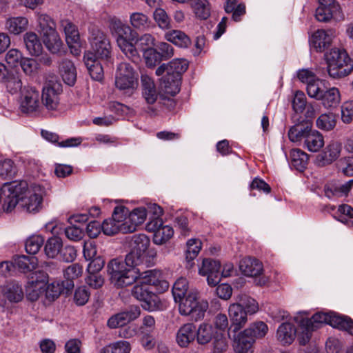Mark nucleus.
Masks as SVG:
<instances>
[{
	"instance_id": "f257e3e1",
	"label": "nucleus",
	"mask_w": 353,
	"mask_h": 353,
	"mask_svg": "<svg viewBox=\"0 0 353 353\" xmlns=\"http://www.w3.org/2000/svg\"><path fill=\"white\" fill-rule=\"evenodd\" d=\"M3 198V210L12 212L17 204L27 212L37 213L43 208L46 189L39 184H31L26 181L5 183L1 187Z\"/></svg>"
},
{
	"instance_id": "f03ea898",
	"label": "nucleus",
	"mask_w": 353,
	"mask_h": 353,
	"mask_svg": "<svg viewBox=\"0 0 353 353\" xmlns=\"http://www.w3.org/2000/svg\"><path fill=\"white\" fill-rule=\"evenodd\" d=\"M108 271L112 283L119 288L131 285L139 278L145 284L156 287L160 292L169 288L168 282L163 279V274L159 269L141 273L137 266H108Z\"/></svg>"
},
{
	"instance_id": "7ed1b4c3",
	"label": "nucleus",
	"mask_w": 353,
	"mask_h": 353,
	"mask_svg": "<svg viewBox=\"0 0 353 353\" xmlns=\"http://www.w3.org/2000/svg\"><path fill=\"white\" fill-rule=\"evenodd\" d=\"M109 28L111 34L116 38L118 47L123 53L132 61H137L139 55L138 50L133 45L134 34L132 28L115 17L110 19Z\"/></svg>"
},
{
	"instance_id": "20e7f679",
	"label": "nucleus",
	"mask_w": 353,
	"mask_h": 353,
	"mask_svg": "<svg viewBox=\"0 0 353 353\" xmlns=\"http://www.w3.org/2000/svg\"><path fill=\"white\" fill-rule=\"evenodd\" d=\"M336 314L332 312H316L312 318H301L296 316L294 320L299 325L298 339L302 345H305L310 339L312 332L319 328L323 324H328L333 327L334 318Z\"/></svg>"
},
{
	"instance_id": "39448f33",
	"label": "nucleus",
	"mask_w": 353,
	"mask_h": 353,
	"mask_svg": "<svg viewBox=\"0 0 353 353\" xmlns=\"http://www.w3.org/2000/svg\"><path fill=\"white\" fill-rule=\"evenodd\" d=\"M329 75L334 79L343 78L353 70V64L347 53L343 49L332 48L325 54Z\"/></svg>"
},
{
	"instance_id": "423d86ee",
	"label": "nucleus",
	"mask_w": 353,
	"mask_h": 353,
	"mask_svg": "<svg viewBox=\"0 0 353 353\" xmlns=\"http://www.w3.org/2000/svg\"><path fill=\"white\" fill-rule=\"evenodd\" d=\"M177 302H179V313L183 316H190L191 319L195 321L203 318L208 307L207 301H198L196 292H190L188 295L178 299Z\"/></svg>"
},
{
	"instance_id": "0eeeda50",
	"label": "nucleus",
	"mask_w": 353,
	"mask_h": 353,
	"mask_svg": "<svg viewBox=\"0 0 353 353\" xmlns=\"http://www.w3.org/2000/svg\"><path fill=\"white\" fill-rule=\"evenodd\" d=\"M116 87L124 94L131 95L138 85V74L130 63H121L115 79Z\"/></svg>"
},
{
	"instance_id": "6e6552de",
	"label": "nucleus",
	"mask_w": 353,
	"mask_h": 353,
	"mask_svg": "<svg viewBox=\"0 0 353 353\" xmlns=\"http://www.w3.org/2000/svg\"><path fill=\"white\" fill-rule=\"evenodd\" d=\"M128 214V208L124 206H117L112 218L105 219L101 224L102 231L105 235L112 236L117 233H129L125 215Z\"/></svg>"
},
{
	"instance_id": "1a4fd4ad",
	"label": "nucleus",
	"mask_w": 353,
	"mask_h": 353,
	"mask_svg": "<svg viewBox=\"0 0 353 353\" xmlns=\"http://www.w3.org/2000/svg\"><path fill=\"white\" fill-rule=\"evenodd\" d=\"M90 50L85 53H91L94 59H107L111 53V44L107 35L99 29L93 28L90 37Z\"/></svg>"
},
{
	"instance_id": "9d476101",
	"label": "nucleus",
	"mask_w": 353,
	"mask_h": 353,
	"mask_svg": "<svg viewBox=\"0 0 353 353\" xmlns=\"http://www.w3.org/2000/svg\"><path fill=\"white\" fill-rule=\"evenodd\" d=\"M131 294L141 303V307L145 310L155 311L161 308V303L159 296L142 281L140 284L133 286Z\"/></svg>"
},
{
	"instance_id": "9b49d317",
	"label": "nucleus",
	"mask_w": 353,
	"mask_h": 353,
	"mask_svg": "<svg viewBox=\"0 0 353 353\" xmlns=\"http://www.w3.org/2000/svg\"><path fill=\"white\" fill-rule=\"evenodd\" d=\"M39 92L34 87L26 85L21 92L19 108L23 113L37 114L41 110Z\"/></svg>"
},
{
	"instance_id": "f8f14e48",
	"label": "nucleus",
	"mask_w": 353,
	"mask_h": 353,
	"mask_svg": "<svg viewBox=\"0 0 353 353\" xmlns=\"http://www.w3.org/2000/svg\"><path fill=\"white\" fill-rule=\"evenodd\" d=\"M62 92V85L57 80L47 81L41 95L42 103L48 110H54L59 104V95Z\"/></svg>"
},
{
	"instance_id": "ddd939ff",
	"label": "nucleus",
	"mask_w": 353,
	"mask_h": 353,
	"mask_svg": "<svg viewBox=\"0 0 353 353\" xmlns=\"http://www.w3.org/2000/svg\"><path fill=\"white\" fill-rule=\"evenodd\" d=\"M228 314L231 322L228 329V335H231L232 332H238L245 326L248 321V315L250 314L240 305L234 303L230 305Z\"/></svg>"
},
{
	"instance_id": "4468645a",
	"label": "nucleus",
	"mask_w": 353,
	"mask_h": 353,
	"mask_svg": "<svg viewBox=\"0 0 353 353\" xmlns=\"http://www.w3.org/2000/svg\"><path fill=\"white\" fill-rule=\"evenodd\" d=\"M315 17L319 21L321 22H326L331 19L341 21L344 17L339 5H335L332 8L321 4L316 10Z\"/></svg>"
},
{
	"instance_id": "2eb2a0df",
	"label": "nucleus",
	"mask_w": 353,
	"mask_h": 353,
	"mask_svg": "<svg viewBox=\"0 0 353 353\" xmlns=\"http://www.w3.org/2000/svg\"><path fill=\"white\" fill-rule=\"evenodd\" d=\"M234 340V349L236 353H251L254 341L249 334L242 332H232L228 335Z\"/></svg>"
},
{
	"instance_id": "dca6fc26",
	"label": "nucleus",
	"mask_w": 353,
	"mask_h": 353,
	"mask_svg": "<svg viewBox=\"0 0 353 353\" xmlns=\"http://www.w3.org/2000/svg\"><path fill=\"white\" fill-rule=\"evenodd\" d=\"M19 271L26 274L28 280V283L37 284L46 286L48 281V274L43 270L40 269V266H18Z\"/></svg>"
},
{
	"instance_id": "f3484780",
	"label": "nucleus",
	"mask_w": 353,
	"mask_h": 353,
	"mask_svg": "<svg viewBox=\"0 0 353 353\" xmlns=\"http://www.w3.org/2000/svg\"><path fill=\"white\" fill-rule=\"evenodd\" d=\"M342 150L341 144L337 141H331L318 156L319 164L324 165L330 164L340 156Z\"/></svg>"
},
{
	"instance_id": "a211bd4d",
	"label": "nucleus",
	"mask_w": 353,
	"mask_h": 353,
	"mask_svg": "<svg viewBox=\"0 0 353 353\" xmlns=\"http://www.w3.org/2000/svg\"><path fill=\"white\" fill-rule=\"evenodd\" d=\"M146 217L147 210L144 207L137 208L130 212L128 211V214L125 215V221L129 233L134 232L145 221Z\"/></svg>"
},
{
	"instance_id": "6ab92c4d",
	"label": "nucleus",
	"mask_w": 353,
	"mask_h": 353,
	"mask_svg": "<svg viewBox=\"0 0 353 353\" xmlns=\"http://www.w3.org/2000/svg\"><path fill=\"white\" fill-rule=\"evenodd\" d=\"M353 187V179H350L345 183L334 182L325 186V194L327 198L334 196H343L347 195Z\"/></svg>"
},
{
	"instance_id": "aec40b11",
	"label": "nucleus",
	"mask_w": 353,
	"mask_h": 353,
	"mask_svg": "<svg viewBox=\"0 0 353 353\" xmlns=\"http://www.w3.org/2000/svg\"><path fill=\"white\" fill-rule=\"evenodd\" d=\"M196 337V326L193 323H186L181 326L176 334V342L182 347H187Z\"/></svg>"
},
{
	"instance_id": "412c9836",
	"label": "nucleus",
	"mask_w": 353,
	"mask_h": 353,
	"mask_svg": "<svg viewBox=\"0 0 353 353\" xmlns=\"http://www.w3.org/2000/svg\"><path fill=\"white\" fill-rule=\"evenodd\" d=\"M334 32L332 30H318L312 37V44L316 50L321 52L332 42Z\"/></svg>"
},
{
	"instance_id": "4be33fe9",
	"label": "nucleus",
	"mask_w": 353,
	"mask_h": 353,
	"mask_svg": "<svg viewBox=\"0 0 353 353\" xmlns=\"http://www.w3.org/2000/svg\"><path fill=\"white\" fill-rule=\"evenodd\" d=\"M59 71L65 84L72 86L75 83L77 71L74 63L71 61L63 59L59 64Z\"/></svg>"
},
{
	"instance_id": "5701e85b",
	"label": "nucleus",
	"mask_w": 353,
	"mask_h": 353,
	"mask_svg": "<svg viewBox=\"0 0 353 353\" xmlns=\"http://www.w3.org/2000/svg\"><path fill=\"white\" fill-rule=\"evenodd\" d=\"M83 59L91 78L101 81L103 78V70L98 59H94L91 53H85Z\"/></svg>"
},
{
	"instance_id": "b1692460",
	"label": "nucleus",
	"mask_w": 353,
	"mask_h": 353,
	"mask_svg": "<svg viewBox=\"0 0 353 353\" xmlns=\"http://www.w3.org/2000/svg\"><path fill=\"white\" fill-rule=\"evenodd\" d=\"M304 145L310 152H318L324 145L323 135L311 127L304 140Z\"/></svg>"
},
{
	"instance_id": "393cba45",
	"label": "nucleus",
	"mask_w": 353,
	"mask_h": 353,
	"mask_svg": "<svg viewBox=\"0 0 353 353\" xmlns=\"http://www.w3.org/2000/svg\"><path fill=\"white\" fill-rule=\"evenodd\" d=\"M142 94L149 104L154 103L158 97V93L154 81L148 75L141 76Z\"/></svg>"
},
{
	"instance_id": "a878e982",
	"label": "nucleus",
	"mask_w": 353,
	"mask_h": 353,
	"mask_svg": "<svg viewBox=\"0 0 353 353\" xmlns=\"http://www.w3.org/2000/svg\"><path fill=\"white\" fill-rule=\"evenodd\" d=\"M43 42L46 48L52 54H58L61 51L63 42L56 30L41 35Z\"/></svg>"
},
{
	"instance_id": "bb28decb",
	"label": "nucleus",
	"mask_w": 353,
	"mask_h": 353,
	"mask_svg": "<svg viewBox=\"0 0 353 353\" xmlns=\"http://www.w3.org/2000/svg\"><path fill=\"white\" fill-rule=\"evenodd\" d=\"M61 26L65 32V41L68 46L72 48L74 45H79L80 37L76 26L68 19L62 20Z\"/></svg>"
},
{
	"instance_id": "cd10ccee",
	"label": "nucleus",
	"mask_w": 353,
	"mask_h": 353,
	"mask_svg": "<svg viewBox=\"0 0 353 353\" xmlns=\"http://www.w3.org/2000/svg\"><path fill=\"white\" fill-rule=\"evenodd\" d=\"M164 38L168 41L180 48H188L191 43L189 37L179 30L167 31L164 34Z\"/></svg>"
},
{
	"instance_id": "c85d7f7f",
	"label": "nucleus",
	"mask_w": 353,
	"mask_h": 353,
	"mask_svg": "<svg viewBox=\"0 0 353 353\" xmlns=\"http://www.w3.org/2000/svg\"><path fill=\"white\" fill-rule=\"evenodd\" d=\"M28 20L24 17H10L6 21V29L11 34H19L28 28Z\"/></svg>"
},
{
	"instance_id": "c756f323",
	"label": "nucleus",
	"mask_w": 353,
	"mask_h": 353,
	"mask_svg": "<svg viewBox=\"0 0 353 353\" xmlns=\"http://www.w3.org/2000/svg\"><path fill=\"white\" fill-rule=\"evenodd\" d=\"M220 268L222 266H201L199 273L202 276H207L208 284L214 287L217 285L223 278L221 275Z\"/></svg>"
},
{
	"instance_id": "7c9ffc66",
	"label": "nucleus",
	"mask_w": 353,
	"mask_h": 353,
	"mask_svg": "<svg viewBox=\"0 0 353 353\" xmlns=\"http://www.w3.org/2000/svg\"><path fill=\"white\" fill-rule=\"evenodd\" d=\"M296 330L294 326L289 323H282L277 330L278 340L283 345L291 344L294 340Z\"/></svg>"
},
{
	"instance_id": "2f4dec72",
	"label": "nucleus",
	"mask_w": 353,
	"mask_h": 353,
	"mask_svg": "<svg viewBox=\"0 0 353 353\" xmlns=\"http://www.w3.org/2000/svg\"><path fill=\"white\" fill-rule=\"evenodd\" d=\"M101 270L102 266H87L86 283L95 289L101 288L104 283Z\"/></svg>"
},
{
	"instance_id": "473e14b6",
	"label": "nucleus",
	"mask_w": 353,
	"mask_h": 353,
	"mask_svg": "<svg viewBox=\"0 0 353 353\" xmlns=\"http://www.w3.org/2000/svg\"><path fill=\"white\" fill-rule=\"evenodd\" d=\"M181 79L165 74L161 81V88L167 94L174 96L180 91Z\"/></svg>"
},
{
	"instance_id": "72a5a7b5",
	"label": "nucleus",
	"mask_w": 353,
	"mask_h": 353,
	"mask_svg": "<svg viewBox=\"0 0 353 353\" xmlns=\"http://www.w3.org/2000/svg\"><path fill=\"white\" fill-rule=\"evenodd\" d=\"M1 83L5 84L8 92L12 94L23 90L21 75L16 71H8V75Z\"/></svg>"
},
{
	"instance_id": "f704fd0d",
	"label": "nucleus",
	"mask_w": 353,
	"mask_h": 353,
	"mask_svg": "<svg viewBox=\"0 0 353 353\" xmlns=\"http://www.w3.org/2000/svg\"><path fill=\"white\" fill-rule=\"evenodd\" d=\"M23 40L26 49L31 55L39 56L41 54L43 46L38 36L34 32L26 33Z\"/></svg>"
},
{
	"instance_id": "c9c22d12",
	"label": "nucleus",
	"mask_w": 353,
	"mask_h": 353,
	"mask_svg": "<svg viewBox=\"0 0 353 353\" xmlns=\"http://www.w3.org/2000/svg\"><path fill=\"white\" fill-rule=\"evenodd\" d=\"M189 1L197 19L205 20L210 17L211 8L208 0H190Z\"/></svg>"
},
{
	"instance_id": "e433bc0d",
	"label": "nucleus",
	"mask_w": 353,
	"mask_h": 353,
	"mask_svg": "<svg viewBox=\"0 0 353 353\" xmlns=\"http://www.w3.org/2000/svg\"><path fill=\"white\" fill-rule=\"evenodd\" d=\"M4 296L12 303H18L23 298L22 288L17 283H11L3 286L1 290Z\"/></svg>"
},
{
	"instance_id": "4c0bfd02",
	"label": "nucleus",
	"mask_w": 353,
	"mask_h": 353,
	"mask_svg": "<svg viewBox=\"0 0 353 353\" xmlns=\"http://www.w3.org/2000/svg\"><path fill=\"white\" fill-rule=\"evenodd\" d=\"M235 304L240 305L250 315L259 310V304L255 299L245 294H239L234 297Z\"/></svg>"
},
{
	"instance_id": "58836bf2",
	"label": "nucleus",
	"mask_w": 353,
	"mask_h": 353,
	"mask_svg": "<svg viewBox=\"0 0 353 353\" xmlns=\"http://www.w3.org/2000/svg\"><path fill=\"white\" fill-rule=\"evenodd\" d=\"M311 128L310 123H299L291 127L288 131V137L292 142H299L302 139H305L306 135Z\"/></svg>"
},
{
	"instance_id": "ea45409f",
	"label": "nucleus",
	"mask_w": 353,
	"mask_h": 353,
	"mask_svg": "<svg viewBox=\"0 0 353 353\" xmlns=\"http://www.w3.org/2000/svg\"><path fill=\"white\" fill-rule=\"evenodd\" d=\"M323 105L325 108L336 107L341 101V94L338 88L333 87L324 91L322 98Z\"/></svg>"
},
{
	"instance_id": "a19ab883",
	"label": "nucleus",
	"mask_w": 353,
	"mask_h": 353,
	"mask_svg": "<svg viewBox=\"0 0 353 353\" xmlns=\"http://www.w3.org/2000/svg\"><path fill=\"white\" fill-rule=\"evenodd\" d=\"M291 164L299 171H303L307 165L308 155L300 149H293L290 152Z\"/></svg>"
},
{
	"instance_id": "79ce46f5",
	"label": "nucleus",
	"mask_w": 353,
	"mask_h": 353,
	"mask_svg": "<svg viewBox=\"0 0 353 353\" xmlns=\"http://www.w3.org/2000/svg\"><path fill=\"white\" fill-rule=\"evenodd\" d=\"M188 62L183 59H175L168 63V74L181 79V74L186 71Z\"/></svg>"
},
{
	"instance_id": "37998d69",
	"label": "nucleus",
	"mask_w": 353,
	"mask_h": 353,
	"mask_svg": "<svg viewBox=\"0 0 353 353\" xmlns=\"http://www.w3.org/2000/svg\"><path fill=\"white\" fill-rule=\"evenodd\" d=\"M132 26L137 30H145L150 27L151 21L149 17L142 12H134L130 16Z\"/></svg>"
},
{
	"instance_id": "c03bdc74",
	"label": "nucleus",
	"mask_w": 353,
	"mask_h": 353,
	"mask_svg": "<svg viewBox=\"0 0 353 353\" xmlns=\"http://www.w3.org/2000/svg\"><path fill=\"white\" fill-rule=\"evenodd\" d=\"M336 124V116L332 112L321 114L316 121V127L322 130L330 131Z\"/></svg>"
},
{
	"instance_id": "a18cd8bd",
	"label": "nucleus",
	"mask_w": 353,
	"mask_h": 353,
	"mask_svg": "<svg viewBox=\"0 0 353 353\" xmlns=\"http://www.w3.org/2000/svg\"><path fill=\"white\" fill-rule=\"evenodd\" d=\"M82 272V266H68L64 270V277L66 279L64 282L67 293L74 288L73 280L81 276Z\"/></svg>"
},
{
	"instance_id": "49530a36",
	"label": "nucleus",
	"mask_w": 353,
	"mask_h": 353,
	"mask_svg": "<svg viewBox=\"0 0 353 353\" xmlns=\"http://www.w3.org/2000/svg\"><path fill=\"white\" fill-rule=\"evenodd\" d=\"M65 283L62 281H54L45 286L46 297L49 301H53L65 290Z\"/></svg>"
},
{
	"instance_id": "de8ad7c7",
	"label": "nucleus",
	"mask_w": 353,
	"mask_h": 353,
	"mask_svg": "<svg viewBox=\"0 0 353 353\" xmlns=\"http://www.w3.org/2000/svg\"><path fill=\"white\" fill-rule=\"evenodd\" d=\"M130 245L132 250L143 254L150 245V239L144 234H135L132 236Z\"/></svg>"
},
{
	"instance_id": "09e8293b",
	"label": "nucleus",
	"mask_w": 353,
	"mask_h": 353,
	"mask_svg": "<svg viewBox=\"0 0 353 353\" xmlns=\"http://www.w3.org/2000/svg\"><path fill=\"white\" fill-rule=\"evenodd\" d=\"M62 246V240L59 237H51L47 241L45 245V253L48 258L54 259L61 252Z\"/></svg>"
},
{
	"instance_id": "8fccbe9b",
	"label": "nucleus",
	"mask_w": 353,
	"mask_h": 353,
	"mask_svg": "<svg viewBox=\"0 0 353 353\" xmlns=\"http://www.w3.org/2000/svg\"><path fill=\"white\" fill-rule=\"evenodd\" d=\"M268 330V327L264 322L257 321L244 330V333L249 334L255 341V339L263 337L267 334Z\"/></svg>"
},
{
	"instance_id": "3c124183",
	"label": "nucleus",
	"mask_w": 353,
	"mask_h": 353,
	"mask_svg": "<svg viewBox=\"0 0 353 353\" xmlns=\"http://www.w3.org/2000/svg\"><path fill=\"white\" fill-rule=\"evenodd\" d=\"M186 245L185 260L187 263H190L198 256L202 243L199 239H191L188 241Z\"/></svg>"
},
{
	"instance_id": "603ef678",
	"label": "nucleus",
	"mask_w": 353,
	"mask_h": 353,
	"mask_svg": "<svg viewBox=\"0 0 353 353\" xmlns=\"http://www.w3.org/2000/svg\"><path fill=\"white\" fill-rule=\"evenodd\" d=\"M153 18L159 28L168 30L171 28V19L163 8H156L153 13Z\"/></svg>"
},
{
	"instance_id": "864d4df0",
	"label": "nucleus",
	"mask_w": 353,
	"mask_h": 353,
	"mask_svg": "<svg viewBox=\"0 0 353 353\" xmlns=\"http://www.w3.org/2000/svg\"><path fill=\"white\" fill-rule=\"evenodd\" d=\"M97 255V249L92 242H85L83 245V256L86 261H90L89 265H104V261L100 258H94Z\"/></svg>"
},
{
	"instance_id": "5fc2aeb1",
	"label": "nucleus",
	"mask_w": 353,
	"mask_h": 353,
	"mask_svg": "<svg viewBox=\"0 0 353 353\" xmlns=\"http://www.w3.org/2000/svg\"><path fill=\"white\" fill-rule=\"evenodd\" d=\"M37 22L41 35L56 30L54 21L48 14H38Z\"/></svg>"
},
{
	"instance_id": "6e6d98bb",
	"label": "nucleus",
	"mask_w": 353,
	"mask_h": 353,
	"mask_svg": "<svg viewBox=\"0 0 353 353\" xmlns=\"http://www.w3.org/2000/svg\"><path fill=\"white\" fill-rule=\"evenodd\" d=\"M188 282L184 277L179 278L173 285L172 294L176 302L187 294Z\"/></svg>"
},
{
	"instance_id": "4d7b16f0",
	"label": "nucleus",
	"mask_w": 353,
	"mask_h": 353,
	"mask_svg": "<svg viewBox=\"0 0 353 353\" xmlns=\"http://www.w3.org/2000/svg\"><path fill=\"white\" fill-rule=\"evenodd\" d=\"M196 336L199 344H206L209 343L213 336V328L208 324H201L199 329L196 330Z\"/></svg>"
},
{
	"instance_id": "13d9d810",
	"label": "nucleus",
	"mask_w": 353,
	"mask_h": 353,
	"mask_svg": "<svg viewBox=\"0 0 353 353\" xmlns=\"http://www.w3.org/2000/svg\"><path fill=\"white\" fill-rule=\"evenodd\" d=\"M130 345L128 341H120L102 348L99 353H130Z\"/></svg>"
},
{
	"instance_id": "bf43d9fd",
	"label": "nucleus",
	"mask_w": 353,
	"mask_h": 353,
	"mask_svg": "<svg viewBox=\"0 0 353 353\" xmlns=\"http://www.w3.org/2000/svg\"><path fill=\"white\" fill-rule=\"evenodd\" d=\"M174 230L170 225H165L161 228L153 236V241L155 244L161 245L168 241L173 235Z\"/></svg>"
},
{
	"instance_id": "052dcab7",
	"label": "nucleus",
	"mask_w": 353,
	"mask_h": 353,
	"mask_svg": "<svg viewBox=\"0 0 353 353\" xmlns=\"http://www.w3.org/2000/svg\"><path fill=\"white\" fill-rule=\"evenodd\" d=\"M44 242V239L40 235H33L29 237L26 242V250L30 254H37Z\"/></svg>"
},
{
	"instance_id": "680f3d73",
	"label": "nucleus",
	"mask_w": 353,
	"mask_h": 353,
	"mask_svg": "<svg viewBox=\"0 0 353 353\" xmlns=\"http://www.w3.org/2000/svg\"><path fill=\"white\" fill-rule=\"evenodd\" d=\"M323 87V82L317 78L312 83H309L307 85L306 90L307 94L311 98L320 100V99L322 98L323 94L325 91Z\"/></svg>"
},
{
	"instance_id": "e2e57ef3",
	"label": "nucleus",
	"mask_w": 353,
	"mask_h": 353,
	"mask_svg": "<svg viewBox=\"0 0 353 353\" xmlns=\"http://www.w3.org/2000/svg\"><path fill=\"white\" fill-rule=\"evenodd\" d=\"M17 173L14 162L10 159L0 161V176L2 178H12Z\"/></svg>"
},
{
	"instance_id": "0e129e2a",
	"label": "nucleus",
	"mask_w": 353,
	"mask_h": 353,
	"mask_svg": "<svg viewBox=\"0 0 353 353\" xmlns=\"http://www.w3.org/2000/svg\"><path fill=\"white\" fill-rule=\"evenodd\" d=\"M333 327H337L353 335V320L347 316H336Z\"/></svg>"
},
{
	"instance_id": "69168bd1",
	"label": "nucleus",
	"mask_w": 353,
	"mask_h": 353,
	"mask_svg": "<svg viewBox=\"0 0 353 353\" xmlns=\"http://www.w3.org/2000/svg\"><path fill=\"white\" fill-rule=\"evenodd\" d=\"M155 39L150 34H144L141 35L139 39H136L134 36V41L133 43L137 44V48L144 52L148 49L153 48L152 46L154 45Z\"/></svg>"
},
{
	"instance_id": "338daca9",
	"label": "nucleus",
	"mask_w": 353,
	"mask_h": 353,
	"mask_svg": "<svg viewBox=\"0 0 353 353\" xmlns=\"http://www.w3.org/2000/svg\"><path fill=\"white\" fill-rule=\"evenodd\" d=\"M143 52L145 63L149 68L154 67L162 60L157 50L154 48L148 49V50Z\"/></svg>"
},
{
	"instance_id": "774afa93",
	"label": "nucleus",
	"mask_w": 353,
	"mask_h": 353,
	"mask_svg": "<svg viewBox=\"0 0 353 353\" xmlns=\"http://www.w3.org/2000/svg\"><path fill=\"white\" fill-rule=\"evenodd\" d=\"M341 120L347 124L353 120V101H345L341 105Z\"/></svg>"
}]
</instances>
